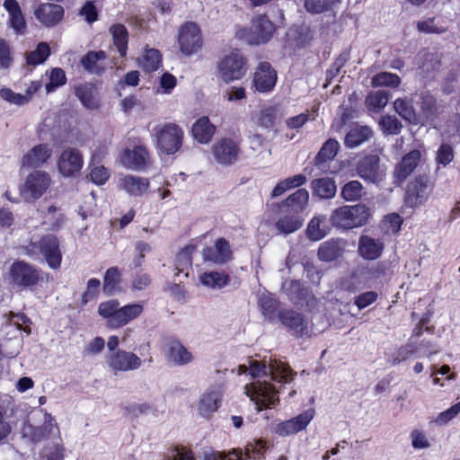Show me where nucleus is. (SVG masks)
<instances>
[{"mask_svg": "<svg viewBox=\"0 0 460 460\" xmlns=\"http://www.w3.org/2000/svg\"><path fill=\"white\" fill-rule=\"evenodd\" d=\"M370 217V209L365 204L345 205L334 209L330 217L337 228L350 230L365 226Z\"/></svg>", "mask_w": 460, "mask_h": 460, "instance_id": "f257e3e1", "label": "nucleus"}, {"mask_svg": "<svg viewBox=\"0 0 460 460\" xmlns=\"http://www.w3.org/2000/svg\"><path fill=\"white\" fill-rule=\"evenodd\" d=\"M247 72V59L238 50L226 54L217 65V76L226 84L242 79Z\"/></svg>", "mask_w": 460, "mask_h": 460, "instance_id": "f03ea898", "label": "nucleus"}, {"mask_svg": "<svg viewBox=\"0 0 460 460\" xmlns=\"http://www.w3.org/2000/svg\"><path fill=\"white\" fill-rule=\"evenodd\" d=\"M8 280L13 288H32L42 280L41 270L25 261L16 260L9 268Z\"/></svg>", "mask_w": 460, "mask_h": 460, "instance_id": "7ed1b4c3", "label": "nucleus"}, {"mask_svg": "<svg viewBox=\"0 0 460 460\" xmlns=\"http://www.w3.org/2000/svg\"><path fill=\"white\" fill-rule=\"evenodd\" d=\"M249 363V373L253 378L270 375L271 379L279 383H290L295 376L288 365L271 358L269 360L264 358L261 362L250 360Z\"/></svg>", "mask_w": 460, "mask_h": 460, "instance_id": "20e7f679", "label": "nucleus"}, {"mask_svg": "<svg viewBox=\"0 0 460 460\" xmlns=\"http://www.w3.org/2000/svg\"><path fill=\"white\" fill-rule=\"evenodd\" d=\"M52 183L49 172L40 170H34L30 172L20 188V194L26 202H33L40 199Z\"/></svg>", "mask_w": 460, "mask_h": 460, "instance_id": "39448f33", "label": "nucleus"}, {"mask_svg": "<svg viewBox=\"0 0 460 460\" xmlns=\"http://www.w3.org/2000/svg\"><path fill=\"white\" fill-rule=\"evenodd\" d=\"M275 30V25L265 14H258L252 18L250 31L242 29L236 34L249 44L259 45L268 42L272 38Z\"/></svg>", "mask_w": 460, "mask_h": 460, "instance_id": "423d86ee", "label": "nucleus"}, {"mask_svg": "<svg viewBox=\"0 0 460 460\" xmlns=\"http://www.w3.org/2000/svg\"><path fill=\"white\" fill-rule=\"evenodd\" d=\"M157 148L165 155L175 154L182 145L183 131L174 123H164L155 128Z\"/></svg>", "mask_w": 460, "mask_h": 460, "instance_id": "0eeeda50", "label": "nucleus"}, {"mask_svg": "<svg viewBox=\"0 0 460 460\" xmlns=\"http://www.w3.org/2000/svg\"><path fill=\"white\" fill-rule=\"evenodd\" d=\"M119 163L128 170L142 172L151 166L152 160L147 147L138 140L121 150Z\"/></svg>", "mask_w": 460, "mask_h": 460, "instance_id": "6e6552de", "label": "nucleus"}, {"mask_svg": "<svg viewBox=\"0 0 460 460\" xmlns=\"http://www.w3.org/2000/svg\"><path fill=\"white\" fill-rule=\"evenodd\" d=\"M244 391L246 395L255 402L258 411L264 408H274L279 402V391L266 381L248 384L244 386Z\"/></svg>", "mask_w": 460, "mask_h": 460, "instance_id": "1a4fd4ad", "label": "nucleus"}, {"mask_svg": "<svg viewBox=\"0 0 460 460\" xmlns=\"http://www.w3.org/2000/svg\"><path fill=\"white\" fill-rule=\"evenodd\" d=\"M357 174L364 181L377 184L385 177V168L380 164V158L376 155H368L356 164Z\"/></svg>", "mask_w": 460, "mask_h": 460, "instance_id": "9d476101", "label": "nucleus"}, {"mask_svg": "<svg viewBox=\"0 0 460 460\" xmlns=\"http://www.w3.org/2000/svg\"><path fill=\"white\" fill-rule=\"evenodd\" d=\"M178 43L181 52L185 56H191L199 51L203 42L198 25L194 22L183 24L179 31Z\"/></svg>", "mask_w": 460, "mask_h": 460, "instance_id": "9b49d317", "label": "nucleus"}, {"mask_svg": "<svg viewBox=\"0 0 460 460\" xmlns=\"http://www.w3.org/2000/svg\"><path fill=\"white\" fill-rule=\"evenodd\" d=\"M40 253L52 270H58L62 263L60 242L53 234H47L40 238Z\"/></svg>", "mask_w": 460, "mask_h": 460, "instance_id": "f8f14e48", "label": "nucleus"}, {"mask_svg": "<svg viewBox=\"0 0 460 460\" xmlns=\"http://www.w3.org/2000/svg\"><path fill=\"white\" fill-rule=\"evenodd\" d=\"M429 180L423 176L416 177L407 186L405 202L411 208L424 204L431 191Z\"/></svg>", "mask_w": 460, "mask_h": 460, "instance_id": "ddd939ff", "label": "nucleus"}, {"mask_svg": "<svg viewBox=\"0 0 460 460\" xmlns=\"http://www.w3.org/2000/svg\"><path fill=\"white\" fill-rule=\"evenodd\" d=\"M83 164V155L76 148L69 147L63 150L58 160V169L65 177L75 176L81 171Z\"/></svg>", "mask_w": 460, "mask_h": 460, "instance_id": "4468645a", "label": "nucleus"}, {"mask_svg": "<svg viewBox=\"0 0 460 460\" xmlns=\"http://www.w3.org/2000/svg\"><path fill=\"white\" fill-rule=\"evenodd\" d=\"M35 18L45 27L58 25L65 16L64 8L54 3H40L34 10Z\"/></svg>", "mask_w": 460, "mask_h": 460, "instance_id": "2eb2a0df", "label": "nucleus"}, {"mask_svg": "<svg viewBox=\"0 0 460 460\" xmlns=\"http://www.w3.org/2000/svg\"><path fill=\"white\" fill-rule=\"evenodd\" d=\"M309 201V193L305 189H299L289 195L283 202L272 204V209L279 213L299 214L303 212Z\"/></svg>", "mask_w": 460, "mask_h": 460, "instance_id": "dca6fc26", "label": "nucleus"}, {"mask_svg": "<svg viewBox=\"0 0 460 460\" xmlns=\"http://www.w3.org/2000/svg\"><path fill=\"white\" fill-rule=\"evenodd\" d=\"M277 82V72L268 62L258 65L253 75V86L260 93L272 91Z\"/></svg>", "mask_w": 460, "mask_h": 460, "instance_id": "f3484780", "label": "nucleus"}, {"mask_svg": "<svg viewBox=\"0 0 460 460\" xmlns=\"http://www.w3.org/2000/svg\"><path fill=\"white\" fill-rule=\"evenodd\" d=\"M52 153V148L48 144H38L22 156V165L30 168L40 167L48 162Z\"/></svg>", "mask_w": 460, "mask_h": 460, "instance_id": "a211bd4d", "label": "nucleus"}, {"mask_svg": "<svg viewBox=\"0 0 460 460\" xmlns=\"http://www.w3.org/2000/svg\"><path fill=\"white\" fill-rule=\"evenodd\" d=\"M238 146L231 139L225 138L213 146V155L221 164H231L237 160Z\"/></svg>", "mask_w": 460, "mask_h": 460, "instance_id": "6ab92c4d", "label": "nucleus"}, {"mask_svg": "<svg viewBox=\"0 0 460 460\" xmlns=\"http://www.w3.org/2000/svg\"><path fill=\"white\" fill-rule=\"evenodd\" d=\"M203 257L206 261L215 263H226L232 259V250L227 240L218 238L213 247L203 250Z\"/></svg>", "mask_w": 460, "mask_h": 460, "instance_id": "aec40b11", "label": "nucleus"}, {"mask_svg": "<svg viewBox=\"0 0 460 460\" xmlns=\"http://www.w3.org/2000/svg\"><path fill=\"white\" fill-rule=\"evenodd\" d=\"M107 54L103 50H90L80 60L81 66L89 74L102 75L106 66Z\"/></svg>", "mask_w": 460, "mask_h": 460, "instance_id": "412c9836", "label": "nucleus"}, {"mask_svg": "<svg viewBox=\"0 0 460 460\" xmlns=\"http://www.w3.org/2000/svg\"><path fill=\"white\" fill-rule=\"evenodd\" d=\"M4 7L9 14V26L15 33L23 34L26 30V21L17 0H4Z\"/></svg>", "mask_w": 460, "mask_h": 460, "instance_id": "4be33fe9", "label": "nucleus"}, {"mask_svg": "<svg viewBox=\"0 0 460 460\" xmlns=\"http://www.w3.org/2000/svg\"><path fill=\"white\" fill-rule=\"evenodd\" d=\"M166 356L170 362L177 366L187 365L193 360L191 352L177 340L167 342Z\"/></svg>", "mask_w": 460, "mask_h": 460, "instance_id": "5701e85b", "label": "nucleus"}, {"mask_svg": "<svg viewBox=\"0 0 460 460\" xmlns=\"http://www.w3.org/2000/svg\"><path fill=\"white\" fill-rule=\"evenodd\" d=\"M222 396L220 386H215L204 393L199 400V411L205 417L217 411Z\"/></svg>", "mask_w": 460, "mask_h": 460, "instance_id": "b1692460", "label": "nucleus"}, {"mask_svg": "<svg viewBox=\"0 0 460 460\" xmlns=\"http://www.w3.org/2000/svg\"><path fill=\"white\" fill-rule=\"evenodd\" d=\"M279 318L282 324L288 327L296 335L303 336L307 333V323L303 316L292 310L279 313Z\"/></svg>", "mask_w": 460, "mask_h": 460, "instance_id": "393cba45", "label": "nucleus"}, {"mask_svg": "<svg viewBox=\"0 0 460 460\" xmlns=\"http://www.w3.org/2000/svg\"><path fill=\"white\" fill-rule=\"evenodd\" d=\"M420 156L419 150H412L406 154L394 169V178L399 181H403L414 171Z\"/></svg>", "mask_w": 460, "mask_h": 460, "instance_id": "a878e982", "label": "nucleus"}, {"mask_svg": "<svg viewBox=\"0 0 460 460\" xmlns=\"http://www.w3.org/2000/svg\"><path fill=\"white\" fill-rule=\"evenodd\" d=\"M384 243L379 239L362 235L358 240V253L366 260H376L380 257Z\"/></svg>", "mask_w": 460, "mask_h": 460, "instance_id": "bb28decb", "label": "nucleus"}, {"mask_svg": "<svg viewBox=\"0 0 460 460\" xmlns=\"http://www.w3.org/2000/svg\"><path fill=\"white\" fill-rule=\"evenodd\" d=\"M339 148L340 144L337 140L332 138L328 139L323 145L314 159L315 166H317L323 172L326 173L329 169L326 163L333 160L339 151Z\"/></svg>", "mask_w": 460, "mask_h": 460, "instance_id": "cd10ccee", "label": "nucleus"}, {"mask_svg": "<svg viewBox=\"0 0 460 460\" xmlns=\"http://www.w3.org/2000/svg\"><path fill=\"white\" fill-rule=\"evenodd\" d=\"M120 187L132 196H142L149 188V181L139 176L126 175L120 179Z\"/></svg>", "mask_w": 460, "mask_h": 460, "instance_id": "c85d7f7f", "label": "nucleus"}, {"mask_svg": "<svg viewBox=\"0 0 460 460\" xmlns=\"http://www.w3.org/2000/svg\"><path fill=\"white\" fill-rule=\"evenodd\" d=\"M279 219L275 226L278 231L284 234H289L298 230L302 225L303 220L297 214L293 213H280Z\"/></svg>", "mask_w": 460, "mask_h": 460, "instance_id": "c756f323", "label": "nucleus"}, {"mask_svg": "<svg viewBox=\"0 0 460 460\" xmlns=\"http://www.w3.org/2000/svg\"><path fill=\"white\" fill-rule=\"evenodd\" d=\"M311 189L313 194L321 199H332L335 196L337 190L335 181L328 177L312 181Z\"/></svg>", "mask_w": 460, "mask_h": 460, "instance_id": "7c9ffc66", "label": "nucleus"}, {"mask_svg": "<svg viewBox=\"0 0 460 460\" xmlns=\"http://www.w3.org/2000/svg\"><path fill=\"white\" fill-rule=\"evenodd\" d=\"M216 127L208 117H202L192 126V135L199 143H208L215 134Z\"/></svg>", "mask_w": 460, "mask_h": 460, "instance_id": "2f4dec72", "label": "nucleus"}, {"mask_svg": "<svg viewBox=\"0 0 460 460\" xmlns=\"http://www.w3.org/2000/svg\"><path fill=\"white\" fill-rule=\"evenodd\" d=\"M343 252L341 241L331 239L323 243L318 249V258L323 261H332L338 259Z\"/></svg>", "mask_w": 460, "mask_h": 460, "instance_id": "473e14b6", "label": "nucleus"}, {"mask_svg": "<svg viewBox=\"0 0 460 460\" xmlns=\"http://www.w3.org/2000/svg\"><path fill=\"white\" fill-rule=\"evenodd\" d=\"M372 136V130L367 126H357L351 128L345 137V146L349 148L356 147L368 140Z\"/></svg>", "mask_w": 460, "mask_h": 460, "instance_id": "72a5a7b5", "label": "nucleus"}, {"mask_svg": "<svg viewBox=\"0 0 460 460\" xmlns=\"http://www.w3.org/2000/svg\"><path fill=\"white\" fill-rule=\"evenodd\" d=\"M50 47L47 42H40L37 44L36 49L32 51L26 53L25 62L29 66L36 67L43 64L50 56Z\"/></svg>", "mask_w": 460, "mask_h": 460, "instance_id": "f704fd0d", "label": "nucleus"}, {"mask_svg": "<svg viewBox=\"0 0 460 460\" xmlns=\"http://www.w3.org/2000/svg\"><path fill=\"white\" fill-rule=\"evenodd\" d=\"M394 111L411 124H418V118L411 101L398 98L394 102Z\"/></svg>", "mask_w": 460, "mask_h": 460, "instance_id": "c9c22d12", "label": "nucleus"}, {"mask_svg": "<svg viewBox=\"0 0 460 460\" xmlns=\"http://www.w3.org/2000/svg\"><path fill=\"white\" fill-rule=\"evenodd\" d=\"M325 216H317L311 219L306 228V235L311 241L323 239L329 232L324 224Z\"/></svg>", "mask_w": 460, "mask_h": 460, "instance_id": "e433bc0d", "label": "nucleus"}, {"mask_svg": "<svg viewBox=\"0 0 460 460\" xmlns=\"http://www.w3.org/2000/svg\"><path fill=\"white\" fill-rule=\"evenodd\" d=\"M193 251V246H187L177 254L175 259V277L179 278L181 273H182L184 278H188V270L190 268L192 263L191 254Z\"/></svg>", "mask_w": 460, "mask_h": 460, "instance_id": "4c0bfd02", "label": "nucleus"}, {"mask_svg": "<svg viewBox=\"0 0 460 460\" xmlns=\"http://www.w3.org/2000/svg\"><path fill=\"white\" fill-rule=\"evenodd\" d=\"M389 93L385 91L371 92L366 98V106L368 111L380 112L388 103Z\"/></svg>", "mask_w": 460, "mask_h": 460, "instance_id": "58836bf2", "label": "nucleus"}, {"mask_svg": "<svg viewBox=\"0 0 460 460\" xmlns=\"http://www.w3.org/2000/svg\"><path fill=\"white\" fill-rule=\"evenodd\" d=\"M75 94L85 108L94 110L100 107L99 101L94 97L92 87L88 84L76 86Z\"/></svg>", "mask_w": 460, "mask_h": 460, "instance_id": "ea45409f", "label": "nucleus"}, {"mask_svg": "<svg viewBox=\"0 0 460 460\" xmlns=\"http://www.w3.org/2000/svg\"><path fill=\"white\" fill-rule=\"evenodd\" d=\"M364 187L359 181L353 180L347 182L341 190V198L349 202L358 201L364 195Z\"/></svg>", "mask_w": 460, "mask_h": 460, "instance_id": "a19ab883", "label": "nucleus"}, {"mask_svg": "<svg viewBox=\"0 0 460 460\" xmlns=\"http://www.w3.org/2000/svg\"><path fill=\"white\" fill-rule=\"evenodd\" d=\"M141 359L131 352L117 351V370H134L141 366Z\"/></svg>", "mask_w": 460, "mask_h": 460, "instance_id": "79ce46f5", "label": "nucleus"}, {"mask_svg": "<svg viewBox=\"0 0 460 460\" xmlns=\"http://www.w3.org/2000/svg\"><path fill=\"white\" fill-rule=\"evenodd\" d=\"M143 312V306L139 304L128 305L117 309V325H125L134 320Z\"/></svg>", "mask_w": 460, "mask_h": 460, "instance_id": "37998d69", "label": "nucleus"}, {"mask_svg": "<svg viewBox=\"0 0 460 460\" xmlns=\"http://www.w3.org/2000/svg\"><path fill=\"white\" fill-rule=\"evenodd\" d=\"M161 54L157 49H146L139 63L140 66L147 73L157 70L161 65Z\"/></svg>", "mask_w": 460, "mask_h": 460, "instance_id": "c03bdc74", "label": "nucleus"}, {"mask_svg": "<svg viewBox=\"0 0 460 460\" xmlns=\"http://www.w3.org/2000/svg\"><path fill=\"white\" fill-rule=\"evenodd\" d=\"M378 124L385 135H398L402 128V122L393 115L382 116Z\"/></svg>", "mask_w": 460, "mask_h": 460, "instance_id": "a18cd8bd", "label": "nucleus"}, {"mask_svg": "<svg viewBox=\"0 0 460 460\" xmlns=\"http://www.w3.org/2000/svg\"><path fill=\"white\" fill-rule=\"evenodd\" d=\"M277 111L272 106H268L261 109L254 117L253 119L260 127L270 128L274 126Z\"/></svg>", "mask_w": 460, "mask_h": 460, "instance_id": "49530a36", "label": "nucleus"}, {"mask_svg": "<svg viewBox=\"0 0 460 460\" xmlns=\"http://www.w3.org/2000/svg\"><path fill=\"white\" fill-rule=\"evenodd\" d=\"M203 285L212 288H221L228 283L229 277L220 272L204 273L200 277Z\"/></svg>", "mask_w": 460, "mask_h": 460, "instance_id": "de8ad7c7", "label": "nucleus"}, {"mask_svg": "<svg viewBox=\"0 0 460 460\" xmlns=\"http://www.w3.org/2000/svg\"><path fill=\"white\" fill-rule=\"evenodd\" d=\"M67 78L65 71L60 67H54L50 70L49 82L46 84L47 93L56 91L58 87L66 84Z\"/></svg>", "mask_w": 460, "mask_h": 460, "instance_id": "09e8293b", "label": "nucleus"}, {"mask_svg": "<svg viewBox=\"0 0 460 460\" xmlns=\"http://www.w3.org/2000/svg\"><path fill=\"white\" fill-rule=\"evenodd\" d=\"M401 83L400 77L392 73L381 72L373 76L371 84L373 87L390 86L397 87Z\"/></svg>", "mask_w": 460, "mask_h": 460, "instance_id": "8fccbe9b", "label": "nucleus"}, {"mask_svg": "<svg viewBox=\"0 0 460 460\" xmlns=\"http://www.w3.org/2000/svg\"><path fill=\"white\" fill-rule=\"evenodd\" d=\"M101 291V281L93 278L87 281L86 289L81 296L80 305L84 306L87 303L96 300Z\"/></svg>", "mask_w": 460, "mask_h": 460, "instance_id": "3c124183", "label": "nucleus"}, {"mask_svg": "<svg viewBox=\"0 0 460 460\" xmlns=\"http://www.w3.org/2000/svg\"><path fill=\"white\" fill-rule=\"evenodd\" d=\"M417 29L419 31L423 33L435 34L444 33L447 30V28L443 23L439 22L438 21H436L434 17L418 22Z\"/></svg>", "mask_w": 460, "mask_h": 460, "instance_id": "603ef678", "label": "nucleus"}, {"mask_svg": "<svg viewBox=\"0 0 460 460\" xmlns=\"http://www.w3.org/2000/svg\"><path fill=\"white\" fill-rule=\"evenodd\" d=\"M314 411L312 409L306 410L301 414L288 420V422L291 425V428L295 434L298 433L299 431L304 430L307 425L311 422V420L314 419Z\"/></svg>", "mask_w": 460, "mask_h": 460, "instance_id": "864d4df0", "label": "nucleus"}, {"mask_svg": "<svg viewBox=\"0 0 460 460\" xmlns=\"http://www.w3.org/2000/svg\"><path fill=\"white\" fill-rule=\"evenodd\" d=\"M13 63L9 43L0 38V69H8Z\"/></svg>", "mask_w": 460, "mask_h": 460, "instance_id": "5fc2aeb1", "label": "nucleus"}, {"mask_svg": "<svg viewBox=\"0 0 460 460\" xmlns=\"http://www.w3.org/2000/svg\"><path fill=\"white\" fill-rule=\"evenodd\" d=\"M460 412V402L452 405L447 410L440 412L433 422L438 426H444L455 419Z\"/></svg>", "mask_w": 460, "mask_h": 460, "instance_id": "6e6d98bb", "label": "nucleus"}, {"mask_svg": "<svg viewBox=\"0 0 460 460\" xmlns=\"http://www.w3.org/2000/svg\"><path fill=\"white\" fill-rule=\"evenodd\" d=\"M0 97L4 101L18 106L23 105L29 102V97L17 93L12 89L6 87L0 90Z\"/></svg>", "mask_w": 460, "mask_h": 460, "instance_id": "4d7b16f0", "label": "nucleus"}, {"mask_svg": "<svg viewBox=\"0 0 460 460\" xmlns=\"http://www.w3.org/2000/svg\"><path fill=\"white\" fill-rule=\"evenodd\" d=\"M338 0H305V6L310 13H320L328 10Z\"/></svg>", "mask_w": 460, "mask_h": 460, "instance_id": "13d9d810", "label": "nucleus"}, {"mask_svg": "<svg viewBox=\"0 0 460 460\" xmlns=\"http://www.w3.org/2000/svg\"><path fill=\"white\" fill-rule=\"evenodd\" d=\"M250 458L246 456V452L244 455L242 454L241 451L233 450L228 454H225L222 452H216L207 455L205 460H249Z\"/></svg>", "mask_w": 460, "mask_h": 460, "instance_id": "bf43d9fd", "label": "nucleus"}, {"mask_svg": "<svg viewBox=\"0 0 460 460\" xmlns=\"http://www.w3.org/2000/svg\"><path fill=\"white\" fill-rule=\"evenodd\" d=\"M128 33L126 27L117 24V51L121 57H125L128 49Z\"/></svg>", "mask_w": 460, "mask_h": 460, "instance_id": "052dcab7", "label": "nucleus"}, {"mask_svg": "<svg viewBox=\"0 0 460 460\" xmlns=\"http://www.w3.org/2000/svg\"><path fill=\"white\" fill-rule=\"evenodd\" d=\"M259 303L265 316L270 317L277 309V301L270 295H262Z\"/></svg>", "mask_w": 460, "mask_h": 460, "instance_id": "680f3d73", "label": "nucleus"}, {"mask_svg": "<svg viewBox=\"0 0 460 460\" xmlns=\"http://www.w3.org/2000/svg\"><path fill=\"white\" fill-rule=\"evenodd\" d=\"M377 293L375 291H367L355 297L354 304L359 310L366 308L377 299Z\"/></svg>", "mask_w": 460, "mask_h": 460, "instance_id": "e2e57ef3", "label": "nucleus"}, {"mask_svg": "<svg viewBox=\"0 0 460 460\" xmlns=\"http://www.w3.org/2000/svg\"><path fill=\"white\" fill-rule=\"evenodd\" d=\"M454 158L452 147L447 144L440 146L437 152V161L444 166L447 165Z\"/></svg>", "mask_w": 460, "mask_h": 460, "instance_id": "0e129e2a", "label": "nucleus"}, {"mask_svg": "<svg viewBox=\"0 0 460 460\" xmlns=\"http://www.w3.org/2000/svg\"><path fill=\"white\" fill-rule=\"evenodd\" d=\"M89 176L93 182L102 185L109 179V172L104 166H97L91 170Z\"/></svg>", "mask_w": 460, "mask_h": 460, "instance_id": "69168bd1", "label": "nucleus"}, {"mask_svg": "<svg viewBox=\"0 0 460 460\" xmlns=\"http://www.w3.org/2000/svg\"><path fill=\"white\" fill-rule=\"evenodd\" d=\"M80 14L84 17L85 21L93 23L98 20V12L93 2L87 1L80 10Z\"/></svg>", "mask_w": 460, "mask_h": 460, "instance_id": "338daca9", "label": "nucleus"}, {"mask_svg": "<svg viewBox=\"0 0 460 460\" xmlns=\"http://www.w3.org/2000/svg\"><path fill=\"white\" fill-rule=\"evenodd\" d=\"M165 460H194L190 451L175 447L166 456Z\"/></svg>", "mask_w": 460, "mask_h": 460, "instance_id": "774afa93", "label": "nucleus"}]
</instances>
